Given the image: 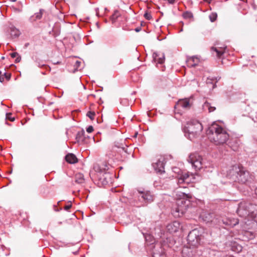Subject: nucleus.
Instances as JSON below:
<instances>
[{
  "mask_svg": "<svg viewBox=\"0 0 257 257\" xmlns=\"http://www.w3.org/2000/svg\"><path fill=\"white\" fill-rule=\"evenodd\" d=\"M203 130L202 124L197 120L192 119L187 122L184 128L185 136L192 140L198 136Z\"/></svg>",
  "mask_w": 257,
  "mask_h": 257,
  "instance_id": "7ed1b4c3",
  "label": "nucleus"
},
{
  "mask_svg": "<svg viewBox=\"0 0 257 257\" xmlns=\"http://www.w3.org/2000/svg\"><path fill=\"white\" fill-rule=\"evenodd\" d=\"M18 56H19V54L17 52H14L11 54V56L13 58L17 57Z\"/></svg>",
  "mask_w": 257,
  "mask_h": 257,
  "instance_id": "c9c22d12",
  "label": "nucleus"
},
{
  "mask_svg": "<svg viewBox=\"0 0 257 257\" xmlns=\"http://www.w3.org/2000/svg\"><path fill=\"white\" fill-rule=\"evenodd\" d=\"M190 175L188 172L183 173L178 178L177 183L182 184L184 182L189 183L191 181Z\"/></svg>",
  "mask_w": 257,
  "mask_h": 257,
  "instance_id": "f8f14e48",
  "label": "nucleus"
},
{
  "mask_svg": "<svg viewBox=\"0 0 257 257\" xmlns=\"http://www.w3.org/2000/svg\"><path fill=\"white\" fill-rule=\"evenodd\" d=\"M217 17V16L216 13H212L209 16V18H210V21L212 22H214L216 20Z\"/></svg>",
  "mask_w": 257,
  "mask_h": 257,
  "instance_id": "c85d7f7f",
  "label": "nucleus"
},
{
  "mask_svg": "<svg viewBox=\"0 0 257 257\" xmlns=\"http://www.w3.org/2000/svg\"><path fill=\"white\" fill-rule=\"evenodd\" d=\"M154 257H165L164 249L162 248L160 244H156L153 250Z\"/></svg>",
  "mask_w": 257,
  "mask_h": 257,
  "instance_id": "9d476101",
  "label": "nucleus"
},
{
  "mask_svg": "<svg viewBox=\"0 0 257 257\" xmlns=\"http://www.w3.org/2000/svg\"><path fill=\"white\" fill-rule=\"evenodd\" d=\"M21 60V57L20 56H18V57L16 58V60H15V62L16 63H18V62H20V61Z\"/></svg>",
  "mask_w": 257,
  "mask_h": 257,
  "instance_id": "e433bc0d",
  "label": "nucleus"
},
{
  "mask_svg": "<svg viewBox=\"0 0 257 257\" xmlns=\"http://www.w3.org/2000/svg\"><path fill=\"white\" fill-rule=\"evenodd\" d=\"M5 75L6 76V78L8 79V80H9L11 78V74H7L6 73H5Z\"/></svg>",
  "mask_w": 257,
  "mask_h": 257,
  "instance_id": "4c0bfd02",
  "label": "nucleus"
},
{
  "mask_svg": "<svg viewBox=\"0 0 257 257\" xmlns=\"http://www.w3.org/2000/svg\"><path fill=\"white\" fill-rule=\"evenodd\" d=\"M253 206L248 202L242 201L239 203L236 210L237 214L242 217H245L252 212Z\"/></svg>",
  "mask_w": 257,
  "mask_h": 257,
  "instance_id": "39448f33",
  "label": "nucleus"
},
{
  "mask_svg": "<svg viewBox=\"0 0 257 257\" xmlns=\"http://www.w3.org/2000/svg\"><path fill=\"white\" fill-rule=\"evenodd\" d=\"M43 10H40L39 13H37L35 14L36 20H39L41 18L42 16Z\"/></svg>",
  "mask_w": 257,
  "mask_h": 257,
  "instance_id": "cd10ccee",
  "label": "nucleus"
},
{
  "mask_svg": "<svg viewBox=\"0 0 257 257\" xmlns=\"http://www.w3.org/2000/svg\"><path fill=\"white\" fill-rule=\"evenodd\" d=\"M209 218H208V219H205V221H211V218H210L211 217H210V214H209Z\"/></svg>",
  "mask_w": 257,
  "mask_h": 257,
  "instance_id": "a19ab883",
  "label": "nucleus"
},
{
  "mask_svg": "<svg viewBox=\"0 0 257 257\" xmlns=\"http://www.w3.org/2000/svg\"><path fill=\"white\" fill-rule=\"evenodd\" d=\"M203 1L208 3H210V2H211V0H203Z\"/></svg>",
  "mask_w": 257,
  "mask_h": 257,
  "instance_id": "37998d69",
  "label": "nucleus"
},
{
  "mask_svg": "<svg viewBox=\"0 0 257 257\" xmlns=\"http://www.w3.org/2000/svg\"><path fill=\"white\" fill-rule=\"evenodd\" d=\"M11 115V113H7V114H6V119H9V120H10L11 121H14L15 120V117H11L10 116Z\"/></svg>",
  "mask_w": 257,
  "mask_h": 257,
  "instance_id": "2f4dec72",
  "label": "nucleus"
},
{
  "mask_svg": "<svg viewBox=\"0 0 257 257\" xmlns=\"http://www.w3.org/2000/svg\"><path fill=\"white\" fill-rule=\"evenodd\" d=\"M12 2H15L17 0H11Z\"/></svg>",
  "mask_w": 257,
  "mask_h": 257,
  "instance_id": "c03bdc74",
  "label": "nucleus"
},
{
  "mask_svg": "<svg viewBox=\"0 0 257 257\" xmlns=\"http://www.w3.org/2000/svg\"><path fill=\"white\" fill-rule=\"evenodd\" d=\"M202 237L199 230L197 229L191 231L187 236V241L190 246L192 247H197L200 243Z\"/></svg>",
  "mask_w": 257,
  "mask_h": 257,
  "instance_id": "20e7f679",
  "label": "nucleus"
},
{
  "mask_svg": "<svg viewBox=\"0 0 257 257\" xmlns=\"http://www.w3.org/2000/svg\"><path fill=\"white\" fill-rule=\"evenodd\" d=\"M72 207V205H71V203H70L68 205H67L66 206H65L64 207V209L65 210H68L70 208H71Z\"/></svg>",
  "mask_w": 257,
  "mask_h": 257,
  "instance_id": "f704fd0d",
  "label": "nucleus"
},
{
  "mask_svg": "<svg viewBox=\"0 0 257 257\" xmlns=\"http://www.w3.org/2000/svg\"><path fill=\"white\" fill-rule=\"evenodd\" d=\"M144 17L148 20H150L152 18L151 14L149 13H145L144 15Z\"/></svg>",
  "mask_w": 257,
  "mask_h": 257,
  "instance_id": "7c9ffc66",
  "label": "nucleus"
},
{
  "mask_svg": "<svg viewBox=\"0 0 257 257\" xmlns=\"http://www.w3.org/2000/svg\"><path fill=\"white\" fill-rule=\"evenodd\" d=\"M60 62H59V61H57V62H53V64H54V65L58 64H60Z\"/></svg>",
  "mask_w": 257,
  "mask_h": 257,
  "instance_id": "79ce46f5",
  "label": "nucleus"
},
{
  "mask_svg": "<svg viewBox=\"0 0 257 257\" xmlns=\"http://www.w3.org/2000/svg\"><path fill=\"white\" fill-rule=\"evenodd\" d=\"M95 113L94 111H89L86 113V116L90 118L91 120H93Z\"/></svg>",
  "mask_w": 257,
  "mask_h": 257,
  "instance_id": "b1692460",
  "label": "nucleus"
},
{
  "mask_svg": "<svg viewBox=\"0 0 257 257\" xmlns=\"http://www.w3.org/2000/svg\"><path fill=\"white\" fill-rule=\"evenodd\" d=\"M232 149H233V150H235V148H233Z\"/></svg>",
  "mask_w": 257,
  "mask_h": 257,
  "instance_id": "a18cd8bd",
  "label": "nucleus"
},
{
  "mask_svg": "<svg viewBox=\"0 0 257 257\" xmlns=\"http://www.w3.org/2000/svg\"><path fill=\"white\" fill-rule=\"evenodd\" d=\"M199 60L197 57L193 56L189 60V64L191 67H195L197 65Z\"/></svg>",
  "mask_w": 257,
  "mask_h": 257,
  "instance_id": "412c9836",
  "label": "nucleus"
},
{
  "mask_svg": "<svg viewBox=\"0 0 257 257\" xmlns=\"http://www.w3.org/2000/svg\"><path fill=\"white\" fill-rule=\"evenodd\" d=\"M222 221L223 224L229 226H234V225L238 223V222L236 220L233 223H232L231 220L227 219H226L225 221L222 220Z\"/></svg>",
  "mask_w": 257,
  "mask_h": 257,
  "instance_id": "4be33fe9",
  "label": "nucleus"
},
{
  "mask_svg": "<svg viewBox=\"0 0 257 257\" xmlns=\"http://www.w3.org/2000/svg\"><path fill=\"white\" fill-rule=\"evenodd\" d=\"M206 133L209 139L215 145H223L229 139V135L226 130L216 123L208 127Z\"/></svg>",
  "mask_w": 257,
  "mask_h": 257,
  "instance_id": "f257e3e1",
  "label": "nucleus"
},
{
  "mask_svg": "<svg viewBox=\"0 0 257 257\" xmlns=\"http://www.w3.org/2000/svg\"><path fill=\"white\" fill-rule=\"evenodd\" d=\"M1 74V72L0 71V74Z\"/></svg>",
  "mask_w": 257,
  "mask_h": 257,
  "instance_id": "49530a36",
  "label": "nucleus"
},
{
  "mask_svg": "<svg viewBox=\"0 0 257 257\" xmlns=\"http://www.w3.org/2000/svg\"><path fill=\"white\" fill-rule=\"evenodd\" d=\"M138 197L139 200L142 202L143 205H147L148 203H150L154 200V195L148 190L145 189L138 190Z\"/></svg>",
  "mask_w": 257,
  "mask_h": 257,
  "instance_id": "423d86ee",
  "label": "nucleus"
},
{
  "mask_svg": "<svg viewBox=\"0 0 257 257\" xmlns=\"http://www.w3.org/2000/svg\"><path fill=\"white\" fill-rule=\"evenodd\" d=\"M99 180L102 185H107L110 181V175L107 173L103 174L102 176L100 177Z\"/></svg>",
  "mask_w": 257,
  "mask_h": 257,
  "instance_id": "f3484780",
  "label": "nucleus"
},
{
  "mask_svg": "<svg viewBox=\"0 0 257 257\" xmlns=\"http://www.w3.org/2000/svg\"><path fill=\"white\" fill-rule=\"evenodd\" d=\"M119 13L117 11H115L114 13L112 15L111 18L113 21H114L118 17Z\"/></svg>",
  "mask_w": 257,
  "mask_h": 257,
  "instance_id": "c756f323",
  "label": "nucleus"
},
{
  "mask_svg": "<svg viewBox=\"0 0 257 257\" xmlns=\"http://www.w3.org/2000/svg\"><path fill=\"white\" fill-rule=\"evenodd\" d=\"M211 50L213 54H214V53H215V55L218 58H221V56L223 54L224 52V50L221 48L217 49L215 47H212L211 48Z\"/></svg>",
  "mask_w": 257,
  "mask_h": 257,
  "instance_id": "a211bd4d",
  "label": "nucleus"
},
{
  "mask_svg": "<svg viewBox=\"0 0 257 257\" xmlns=\"http://www.w3.org/2000/svg\"><path fill=\"white\" fill-rule=\"evenodd\" d=\"M202 109L204 111L211 112L214 111L216 108L215 106H212L211 103H209L207 101H206L202 105Z\"/></svg>",
  "mask_w": 257,
  "mask_h": 257,
  "instance_id": "dca6fc26",
  "label": "nucleus"
},
{
  "mask_svg": "<svg viewBox=\"0 0 257 257\" xmlns=\"http://www.w3.org/2000/svg\"><path fill=\"white\" fill-rule=\"evenodd\" d=\"M153 57L155 62L159 64H163L165 61V54L161 52H154Z\"/></svg>",
  "mask_w": 257,
  "mask_h": 257,
  "instance_id": "ddd939ff",
  "label": "nucleus"
},
{
  "mask_svg": "<svg viewBox=\"0 0 257 257\" xmlns=\"http://www.w3.org/2000/svg\"><path fill=\"white\" fill-rule=\"evenodd\" d=\"M141 30V28H137L135 29L136 32H138Z\"/></svg>",
  "mask_w": 257,
  "mask_h": 257,
  "instance_id": "ea45409f",
  "label": "nucleus"
},
{
  "mask_svg": "<svg viewBox=\"0 0 257 257\" xmlns=\"http://www.w3.org/2000/svg\"><path fill=\"white\" fill-rule=\"evenodd\" d=\"M230 247L231 250L236 253L240 252L242 249V246L235 242L231 243Z\"/></svg>",
  "mask_w": 257,
  "mask_h": 257,
  "instance_id": "6ab92c4d",
  "label": "nucleus"
},
{
  "mask_svg": "<svg viewBox=\"0 0 257 257\" xmlns=\"http://www.w3.org/2000/svg\"><path fill=\"white\" fill-rule=\"evenodd\" d=\"M183 17L185 19H190L193 18V16L191 12H186L183 14Z\"/></svg>",
  "mask_w": 257,
  "mask_h": 257,
  "instance_id": "393cba45",
  "label": "nucleus"
},
{
  "mask_svg": "<svg viewBox=\"0 0 257 257\" xmlns=\"http://www.w3.org/2000/svg\"><path fill=\"white\" fill-rule=\"evenodd\" d=\"M11 34L12 36L18 37L20 35V32L18 30L15 28H12L11 29Z\"/></svg>",
  "mask_w": 257,
  "mask_h": 257,
  "instance_id": "5701e85b",
  "label": "nucleus"
},
{
  "mask_svg": "<svg viewBox=\"0 0 257 257\" xmlns=\"http://www.w3.org/2000/svg\"><path fill=\"white\" fill-rule=\"evenodd\" d=\"M93 131V127L91 125H90L89 126L87 129H86V131L88 133H90L91 132H92Z\"/></svg>",
  "mask_w": 257,
  "mask_h": 257,
  "instance_id": "473e14b6",
  "label": "nucleus"
},
{
  "mask_svg": "<svg viewBox=\"0 0 257 257\" xmlns=\"http://www.w3.org/2000/svg\"><path fill=\"white\" fill-rule=\"evenodd\" d=\"M81 62L79 61H76L75 62V65H74V66L76 67V69H78L79 66H80V65L81 64Z\"/></svg>",
  "mask_w": 257,
  "mask_h": 257,
  "instance_id": "72a5a7b5",
  "label": "nucleus"
},
{
  "mask_svg": "<svg viewBox=\"0 0 257 257\" xmlns=\"http://www.w3.org/2000/svg\"><path fill=\"white\" fill-rule=\"evenodd\" d=\"M165 159L163 157L159 158L155 163H153L152 166L154 170L159 173L164 172Z\"/></svg>",
  "mask_w": 257,
  "mask_h": 257,
  "instance_id": "1a4fd4ad",
  "label": "nucleus"
},
{
  "mask_svg": "<svg viewBox=\"0 0 257 257\" xmlns=\"http://www.w3.org/2000/svg\"><path fill=\"white\" fill-rule=\"evenodd\" d=\"M226 177L234 182L241 184L248 182L251 179L249 173L238 165L231 166L227 171Z\"/></svg>",
  "mask_w": 257,
  "mask_h": 257,
  "instance_id": "f03ea898",
  "label": "nucleus"
},
{
  "mask_svg": "<svg viewBox=\"0 0 257 257\" xmlns=\"http://www.w3.org/2000/svg\"><path fill=\"white\" fill-rule=\"evenodd\" d=\"M180 223L178 221H174L169 224L167 227V230L170 233H173L177 232L180 228Z\"/></svg>",
  "mask_w": 257,
  "mask_h": 257,
  "instance_id": "9b49d317",
  "label": "nucleus"
},
{
  "mask_svg": "<svg viewBox=\"0 0 257 257\" xmlns=\"http://www.w3.org/2000/svg\"><path fill=\"white\" fill-rule=\"evenodd\" d=\"M186 201L183 199H179L177 201V207L174 208L172 213L175 217H180L185 212L186 205Z\"/></svg>",
  "mask_w": 257,
  "mask_h": 257,
  "instance_id": "6e6552de",
  "label": "nucleus"
},
{
  "mask_svg": "<svg viewBox=\"0 0 257 257\" xmlns=\"http://www.w3.org/2000/svg\"><path fill=\"white\" fill-rule=\"evenodd\" d=\"M84 134H85V132L83 131H82L81 132H79L77 134L76 139L78 140V141L83 140L82 139H81V137L84 136Z\"/></svg>",
  "mask_w": 257,
  "mask_h": 257,
  "instance_id": "a878e982",
  "label": "nucleus"
},
{
  "mask_svg": "<svg viewBox=\"0 0 257 257\" xmlns=\"http://www.w3.org/2000/svg\"><path fill=\"white\" fill-rule=\"evenodd\" d=\"M115 147L121 149L122 151H123L124 152H126V148L127 147L125 145H122V144H119L118 145H115Z\"/></svg>",
  "mask_w": 257,
  "mask_h": 257,
  "instance_id": "bb28decb",
  "label": "nucleus"
},
{
  "mask_svg": "<svg viewBox=\"0 0 257 257\" xmlns=\"http://www.w3.org/2000/svg\"><path fill=\"white\" fill-rule=\"evenodd\" d=\"M187 160L196 170H199L203 167L202 158L197 153L191 154Z\"/></svg>",
  "mask_w": 257,
  "mask_h": 257,
  "instance_id": "0eeeda50",
  "label": "nucleus"
},
{
  "mask_svg": "<svg viewBox=\"0 0 257 257\" xmlns=\"http://www.w3.org/2000/svg\"><path fill=\"white\" fill-rule=\"evenodd\" d=\"M75 182L78 184L83 183L84 182V176L82 174L78 173L75 175Z\"/></svg>",
  "mask_w": 257,
  "mask_h": 257,
  "instance_id": "aec40b11",
  "label": "nucleus"
},
{
  "mask_svg": "<svg viewBox=\"0 0 257 257\" xmlns=\"http://www.w3.org/2000/svg\"><path fill=\"white\" fill-rule=\"evenodd\" d=\"M4 81V77H1V76H0V81H1V82H3Z\"/></svg>",
  "mask_w": 257,
  "mask_h": 257,
  "instance_id": "58836bf2",
  "label": "nucleus"
},
{
  "mask_svg": "<svg viewBox=\"0 0 257 257\" xmlns=\"http://www.w3.org/2000/svg\"><path fill=\"white\" fill-rule=\"evenodd\" d=\"M177 107H181L183 108L188 109L190 107L189 100L188 99H184L179 100L176 104Z\"/></svg>",
  "mask_w": 257,
  "mask_h": 257,
  "instance_id": "4468645a",
  "label": "nucleus"
},
{
  "mask_svg": "<svg viewBox=\"0 0 257 257\" xmlns=\"http://www.w3.org/2000/svg\"><path fill=\"white\" fill-rule=\"evenodd\" d=\"M66 162L70 164H75L78 162V159L76 156L72 153H69L65 156Z\"/></svg>",
  "mask_w": 257,
  "mask_h": 257,
  "instance_id": "2eb2a0df",
  "label": "nucleus"
}]
</instances>
